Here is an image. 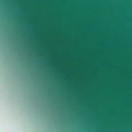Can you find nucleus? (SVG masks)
I'll return each instance as SVG.
<instances>
[{
	"label": "nucleus",
	"instance_id": "f03ea898",
	"mask_svg": "<svg viewBox=\"0 0 132 132\" xmlns=\"http://www.w3.org/2000/svg\"><path fill=\"white\" fill-rule=\"evenodd\" d=\"M132 82V81H66V70H64V81L63 82Z\"/></svg>",
	"mask_w": 132,
	"mask_h": 132
},
{
	"label": "nucleus",
	"instance_id": "7ed1b4c3",
	"mask_svg": "<svg viewBox=\"0 0 132 132\" xmlns=\"http://www.w3.org/2000/svg\"><path fill=\"white\" fill-rule=\"evenodd\" d=\"M60 73V72L59 71L58 72V75H59V74Z\"/></svg>",
	"mask_w": 132,
	"mask_h": 132
},
{
	"label": "nucleus",
	"instance_id": "f257e3e1",
	"mask_svg": "<svg viewBox=\"0 0 132 132\" xmlns=\"http://www.w3.org/2000/svg\"><path fill=\"white\" fill-rule=\"evenodd\" d=\"M44 84H63L64 86V96L66 95V84H117V83H39Z\"/></svg>",
	"mask_w": 132,
	"mask_h": 132
}]
</instances>
